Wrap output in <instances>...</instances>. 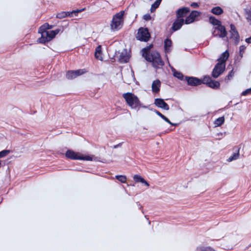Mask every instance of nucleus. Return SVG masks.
I'll list each match as a JSON object with an SVG mask.
<instances>
[{"mask_svg":"<svg viewBox=\"0 0 251 251\" xmlns=\"http://www.w3.org/2000/svg\"><path fill=\"white\" fill-rule=\"evenodd\" d=\"M145 58L148 61L152 62L155 68H159L164 65V61L158 51H152L150 55H146Z\"/></svg>","mask_w":251,"mask_h":251,"instance_id":"obj_4","label":"nucleus"},{"mask_svg":"<svg viewBox=\"0 0 251 251\" xmlns=\"http://www.w3.org/2000/svg\"><path fill=\"white\" fill-rule=\"evenodd\" d=\"M154 104L158 107L166 110H168L170 108L169 105L164 101V100L160 98L155 99L154 100Z\"/></svg>","mask_w":251,"mask_h":251,"instance_id":"obj_15","label":"nucleus"},{"mask_svg":"<svg viewBox=\"0 0 251 251\" xmlns=\"http://www.w3.org/2000/svg\"><path fill=\"white\" fill-rule=\"evenodd\" d=\"M225 122V118L224 116L219 117L216 119L214 122L216 126H221Z\"/></svg>","mask_w":251,"mask_h":251,"instance_id":"obj_28","label":"nucleus"},{"mask_svg":"<svg viewBox=\"0 0 251 251\" xmlns=\"http://www.w3.org/2000/svg\"><path fill=\"white\" fill-rule=\"evenodd\" d=\"M2 166V161L0 160V168H1Z\"/></svg>","mask_w":251,"mask_h":251,"instance_id":"obj_48","label":"nucleus"},{"mask_svg":"<svg viewBox=\"0 0 251 251\" xmlns=\"http://www.w3.org/2000/svg\"><path fill=\"white\" fill-rule=\"evenodd\" d=\"M86 72L87 71L85 69H79L75 71H68L66 72V77L68 79H73Z\"/></svg>","mask_w":251,"mask_h":251,"instance_id":"obj_9","label":"nucleus"},{"mask_svg":"<svg viewBox=\"0 0 251 251\" xmlns=\"http://www.w3.org/2000/svg\"><path fill=\"white\" fill-rule=\"evenodd\" d=\"M11 151L10 150H3L0 151V158H3L6 156H7L10 152Z\"/></svg>","mask_w":251,"mask_h":251,"instance_id":"obj_35","label":"nucleus"},{"mask_svg":"<svg viewBox=\"0 0 251 251\" xmlns=\"http://www.w3.org/2000/svg\"><path fill=\"white\" fill-rule=\"evenodd\" d=\"M191 5V6H192V7H193L194 8H196V7L199 6L198 4L197 3H196V2L192 3Z\"/></svg>","mask_w":251,"mask_h":251,"instance_id":"obj_47","label":"nucleus"},{"mask_svg":"<svg viewBox=\"0 0 251 251\" xmlns=\"http://www.w3.org/2000/svg\"><path fill=\"white\" fill-rule=\"evenodd\" d=\"M14 127H15V129L12 130V132H15V133L20 134L22 136H26V134H27V133L25 131H24V132H21L20 131L19 129L16 128V126H14Z\"/></svg>","mask_w":251,"mask_h":251,"instance_id":"obj_36","label":"nucleus"},{"mask_svg":"<svg viewBox=\"0 0 251 251\" xmlns=\"http://www.w3.org/2000/svg\"><path fill=\"white\" fill-rule=\"evenodd\" d=\"M153 47V45L151 44L149 46L146 47L144 49H143V55H145V57L146 55H150L151 53H150V50L151 48Z\"/></svg>","mask_w":251,"mask_h":251,"instance_id":"obj_29","label":"nucleus"},{"mask_svg":"<svg viewBox=\"0 0 251 251\" xmlns=\"http://www.w3.org/2000/svg\"><path fill=\"white\" fill-rule=\"evenodd\" d=\"M172 41L170 39L167 38L164 41V50L165 53H169L171 50Z\"/></svg>","mask_w":251,"mask_h":251,"instance_id":"obj_19","label":"nucleus"},{"mask_svg":"<svg viewBox=\"0 0 251 251\" xmlns=\"http://www.w3.org/2000/svg\"><path fill=\"white\" fill-rule=\"evenodd\" d=\"M161 82L159 79H156L152 82L151 85L152 91L154 93H158L160 90Z\"/></svg>","mask_w":251,"mask_h":251,"instance_id":"obj_17","label":"nucleus"},{"mask_svg":"<svg viewBox=\"0 0 251 251\" xmlns=\"http://www.w3.org/2000/svg\"><path fill=\"white\" fill-rule=\"evenodd\" d=\"M161 0H156L151 5V11L152 12L153 10L157 8L160 5Z\"/></svg>","mask_w":251,"mask_h":251,"instance_id":"obj_33","label":"nucleus"},{"mask_svg":"<svg viewBox=\"0 0 251 251\" xmlns=\"http://www.w3.org/2000/svg\"><path fill=\"white\" fill-rule=\"evenodd\" d=\"M239 150L240 148H237V151L236 152H234L232 155H231L227 159V161L228 162H231L233 160L237 159L239 156Z\"/></svg>","mask_w":251,"mask_h":251,"instance_id":"obj_23","label":"nucleus"},{"mask_svg":"<svg viewBox=\"0 0 251 251\" xmlns=\"http://www.w3.org/2000/svg\"><path fill=\"white\" fill-rule=\"evenodd\" d=\"M123 97L125 99L127 105L131 109H140L143 104L138 97L134 94L131 92H127L123 94Z\"/></svg>","mask_w":251,"mask_h":251,"instance_id":"obj_2","label":"nucleus"},{"mask_svg":"<svg viewBox=\"0 0 251 251\" xmlns=\"http://www.w3.org/2000/svg\"><path fill=\"white\" fill-rule=\"evenodd\" d=\"M133 179L136 182H141L144 178L140 175L136 174L133 176Z\"/></svg>","mask_w":251,"mask_h":251,"instance_id":"obj_32","label":"nucleus"},{"mask_svg":"<svg viewBox=\"0 0 251 251\" xmlns=\"http://www.w3.org/2000/svg\"><path fill=\"white\" fill-rule=\"evenodd\" d=\"M230 38L231 39L234 41V42L235 45H237L239 43L240 40V36L235 26L233 24H231L230 25Z\"/></svg>","mask_w":251,"mask_h":251,"instance_id":"obj_11","label":"nucleus"},{"mask_svg":"<svg viewBox=\"0 0 251 251\" xmlns=\"http://www.w3.org/2000/svg\"><path fill=\"white\" fill-rule=\"evenodd\" d=\"M85 9V8L77 9L76 10H73L71 12L61 11L57 13L56 17L58 19H62L68 16H73V14H74L75 16H76L77 13L81 12L82 11H84Z\"/></svg>","mask_w":251,"mask_h":251,"instance_id":"obj_12","label":"nucleus"},{"mask_svg":"<svg viewBox=\"0 0 251 251\" xmlns=\"http://www.w3.org/2000/svg\"><path fill=\"white\" fill-rule=\"evenodd\" d=\"M135 37L140 41L147 42L151 38V34L147 28L141 27L138 29Z\"/></svg>","mask_w":251,"mask_h":251,"instance_id":"obj_5","label":"nucleus"},{"mask_svg":"<svg viewBox=\"0 0 251 251\" xmlns=\"http://www.w3.org/2000/svg\"><path fill=\"white\" fill-rule=\"evenodd\" d=\"M248 95H251V87L246 89L242 93V96H247Z\"/></svg>","mask_w":251,"mask_h":251,"instance_id":"obj_40","label":"nucleus"},{"mask_svg":"<svg viewBox=\"0 0 251 251\" xmlns=\"http://www.w3.org/2000/svg\"><path fill=\"white\" fill-rule=\"evenodd\" d=\"M143 130H147V128H146L145 127H143Z\"/></svg>","mask_w":251,"mask_h":251,"instance_id":"obj_49","label":"nucleus"},{"mask_svg":"<svg viewBox=\"0 0 251 251\" xmlns=\"http://www.w3.org/2000/svg\"><path fill=\"white\" fill-rule=\"evenodd\" d=\"M211 12L216 15H220L223 13V9L220 6L214 7L211 10Z\"/></svg>","mask_w":251,"mask_h":251,"instance_id":"obj_22","label":"nucleus"},{"mask_svg":"<svg viewBox=\"0 0 251 251\" xmlns=\"http://www.w3.org/2000/svg\"><path fill=\"white\" fill-rule=\"evenodd\" d=\"M189 7H184L178 9L176 12V16L177 19H183L188 13L190 12Z\"/></svg>","mask_w":251,"mask_h":251,"instance_id":"obj_14","label":"nucleus"},{"mask_svg":"<svg viewBox=\"0 0 251 251\" xmlns=\"http://www.w3.org/2000/svg\"><path fill=\"white\" fill-rule=\"evenodd\" d=\"M245 15L247 21L251 24V8L250 9H245Z\"/></svg>","mask_w":251,"mask_h":251,"instance_id":"obj_26","label":"nucleus"},{"mask_svg":"<svg viewBox=\"0 0 251 251\" xmlns=\"http://www.w3.org/2000/svg\"><path fill=\"white\" fill-rule=\"evenodd\" d=\"M245 41L248 44H251V36L250 37L246 38L245 39Z\"/></svg>","mask_w":251,"mask_h":251,"instance_id":"obj_46","label":"nucleus"},{"mask_svg":"<svg viewBox=\"0 0 251 251\" xmlns=\"http://www.w3.org/2000/svg\"><path fill=\"white\" fill-rule=\"evenodd\" d=\"M122 144H123V142H122V143H119V144H117V145H114V146H113V148H114V149H117V148H119V147H121V146H122Z\"/></svg>","mask_w":251,"mask_h":251,"instance_id":"obj_45","label":"nucleus"},{"mask_svg":"<svg viewBox=\"0 0 251 251\" xmlns=\"http://www.w3.org/2000/svg\"><path fill=\"white\" fill-rule=\"evenodd\" d=\"M124 11H121L115 14L110 23L111 29L113 30H118L122 28L124 24Z\"/></svg>","mask_w":251,"mask_h":251,"instance_id":"obj_3","label":"nucleus"},{"mask_svg":"<svg viewBox=\"0 0 251 251\" xmlns=\"http://www.w3.org/2000/svg\"><path fill=\"white\" fill-rule=\"evenodd\" d=\"M194 21V20H193V19L192 17H191L189 15L187 16L185 20H184L185 24L187 25L191 24L193 23Z\"/></svg>","mask_w":251,"mask_h":251,"instance_id":"obj_37","label":"nucleus"},{"mask_svg":"<svg viewBox=\"0 0 251 251\" xmlns=\"http://www.w3.org/2000/svg\"><path fill=\"white\" fill-rule=\"evenodd\" d=\"M156 113L162 119H163L164 120H165L166 122H167L168 123H169L171 126H177L176 124H173L170 122V121L164 115H163L162 113H161L160 112L156 111Z\"/></svg>","mask_w":251,"mask_h":251,"instance_id":"obj_27","label":"nucleus"},{"mask_svg":"<svg viewBox=\"0 0 251 251\" xmlns=\"http://www.w3.org/2000/svg\"><path fill=\"white\" fill-rule=\"evenodd\" d=\"M80 153L75 151L71 149H68L66 151L65 155L66 158L72 160H78Z\"/></svg>","mask_w":251,"mask_h":251,"instance_id":"obj_13","label":"nucleus"},{"mask_svg":"<svg viewBox=\"0 0 251 251\" xmlns=\"http://www.w3.org/2000/svg\"><path fill=\"white\" fill-rule=\"evenodd\" d=\"M203 84L207 87L213 89H218L220 87V83L219 81L212 80L209 75H205L203 77Z\"/></svg>","mask_w":251,"mask_h":251,"instance_id":"obj_6","label":"nucleus"},{"mask_svg":"<svg viewBox=\"0 0 251 251\" xmlns=\"http://www.w3.org/2000/svg\"><path fill=\"white\" fill-rule=\"evenodd\" d=\"M229 54L228 51L227 50H226L224 52H223L220 56L218 61V63H221V64L224 65L225 64V62L227 60L229 57Z\"/></svg>","mask_w":251,"mask_h":251,"instance_id":"obj_18","label":"nucleus"},{"mask_svg":"<svg viewBox=\"0 0 251 251\" xmlns=\"http://www.w3.org/2000/svg\"><path fill=\"white\" fill-rule=\"evenodd\" d=\"M234 75V72L233 70L230 71L228 75L225 77V81H228L233 77Z\"/></svg>","mask_w":251,"mask_h":251,"instance_id":"obj_39","label":"nucleus"},{"mask_svg":"<svg viewBox=\"0 0 251 251\" xmlns=\"http://www.w3.org/2000/svg\"><path fill=\"white\" fill-rule=\"evenodd\" d=\"M94 157V155H84L80 153L78 160L93 161Z\"/></svg>","mask_w":251,"mask_h":251,"instance_id":"obj_20","label":"nucleus"},{"mask_svg":"<svg viewBox=\"0 0 251 251\" xmlns=\"http://www.w3.org/2000/svg\"><path fill=\"white\" fill-rule=\"evenodd\" d=\"M200 14H201L200 12H199L196 10H193L191 12L189 16L191 17H192L193 19V20L195 21L196 18L198 17L199 16H200Z\"/></svg>","mask_w":251,"mask_h":251,"instance_id":"obj_34","label":"nucleus"},{"mask_svg":"<svg viewBox=\"0 0 251 251\" xmlns=\"http://www.w3.org/2000/svg\"><path fill=\"white\" fill-rule=\"evenodd\" d=\"M125 62H127V60H125Z\"/></svg>","mask_w":251,"mask_h":251,"instance_id":"obj_51","label":"nucleus"},{"mask_svg":"<svg viewBox=\"0 0 251 251\" xmlns=\"http://www.w3.org/2000/svg\"><path fill=\"white\" fill-rule=\"evenodd\" d=\"M175 129V128H174V129ZM173 130V129H171L170 130Z\"/></svg>","mask_w":251,"mask_h":251,"instance_id":"obj_52","label":"nucleus"},{"mask_svg":"<svg viewBox=\"0 0 251 251\" xmlns=\"http://www.w3.org/2000/svg\"><path fill=\"white\" fill-rule=\"evenodd\" d=\"M155 136V135L154 134H150L149 135H145V136H144V137L145 138V139H149L150 138H151L154 137Z\"/></svg>","mask_w":251,"mask_h":251,"instance_id":"obj_43","label":"nucleus"},{"mask_svg":"<svg viewBox=\"0 0 251 251\" xmlns=\"http://www.w3.org/2000/svg\"><path fill=\"white\" fill-rule=\"evenodd\" d=\"M149 224H151V221H149Z\"/></svg>","mask_w":251,"mask_h":251,"instance_id":"obj_50","label":"nucleus"},{"mask_svg":"<svg viewBox=\"0 0 251 251\" xmlns=\"http://www.w3.org/2000/svg\"><path fill=\"white\" fill-rule=\"evenodd\" d=\"M174 76L181 80L184 81L185 76L179 72L175 71L174 72Z\"/></svg>","mask_w":251,"mask_h":251,"instance_id":"obj_30","label":"nucleus"},{"mask_svg":"<svg viewBox=\"0 0 251 251\" xmlns=\"http://www.w3.org/2000/svg\"><path fill=\"white\" fill-rule=\"evenodd\" d=\"M246 47L245 46L242 45L239 47V54L241 57H243V53L245 51Z\"/></svg>","mask_w":251,"mask_h":251,"instance_id":"obj_38","label":"nucleus"},{"mask_svg":"<svg viewBox=\"0 0 251 251\" xmlns=\"http://www.w3.org/2000/svg\"><path fill=\"white\" fill-rule=\"evenodd\" d=\"M184 81L187 82L188 85L197 86L203 84V78H199L194 76H185Z\"/></svg>","mask_w":251,"mask_h":251,"instance_id":"obj_8","label":"nucleus"},{"mask_svg":"<svg viewBox=\"0 0 251 251\" xmlns=\"http://www.w3.org/2000/svg\"><path fill=\"white\" fill-rule=\"evenodd\" d=\"M195 251H216L213 248L208 246V247H204V246H199L198 247Z\"/></svg>","mask_w":251,"mask_h":251,"instance_id":"obj_25","label":"nucleus"},{"mask_svg":"<svg viewBox=\"0 0 251 251\" xmlns=\"http://www.w3.org/2000/svg\"><path fill=\"white\" fill-rule=\"evenodd\" d=\"M209 22L213 25H219L221 24V22L219 20L217 19L214 16H210L209 18Z\"/></svg>","mask_w":251,"mask_h":251,"instance_id":"obj_24","label":"nucleus"},{"mask_svg":"<svg viewBox=\"0 0 251 251\" xmlns=\"http://www.w3.org/2000/svg\"><path fill=\"white\" fill-rule=\"evenodd\" d=\"M214 30L212 32L213 36L224 38L227 35V31L225 26L222 24L219 25L216 27L213 28Z\"/></svg>","mask_w":251,"mask_h":251,"instance_id":"obj_7","label":"nucleus"},{"mask_svg":"<svg viewBox=\"0 0 251 251\" xmlns=\"http://www.w3.org/2000/svg\"><path fill=\"white\" fill-rule=\"evenodd\" d=\"M53 27V25H50L46 23L41 26L38 29V33L41 35L39 38L37 42L41 44H46L53 39L60 31V29H56L54 30L48 31Z\"/></svg>","mask_w":251,"mask_h":251,"instance_id":"obj_1","label":"nucleus"},{"mask_svg":"<svg viewBox=\"0 0 251 251\" xmlns=\"http://www.w3.org/2000/svg\"><path fill=\"white\" fill-rule=\"evenodd\" d=\"M226 134V132H219L217 134V139H222Z\"/></svg>","mask_w":251,"mask_h":251,"instance_id":"obj_42","label":"nucleus"},{"mask_svg":"<svg viewBox=\"0 0 251 251\" xmlns=\"http://www.w3.org/2000/svg\"><path fill=\"white\" fill-rule=\"evenodd\" d=\"M143 180V181H142V182H141V183L145 184L147 186H150L149 183L147 181H146L144 178V180Z\"/></svg>","mask_w":251,"mask_h":251,"instance_id":"obj_44","label":"nucleus"},{"mask_svg":"<svg viewBox=\"0 0 251 251\" xmlns=\"http://www.w3.org/2000/svg\"><path fill=\"white\" fill-rule=\"evenodd\" d=\"M95 57L96 59L102 60V57L101 56V46H98L95 50Z\"/></svg>","mask_w":251,"mask_h":251,"instance_id":"obj_21","label":"nucleus"},{"mask_svg":"<svg viewBox=\"0 0 251 251\" xmlns=\"http://www.w3.org/2000/svg\"><path fill=\"white\" fill-rule=\"evenodd\" d=\"M225 69V64L222 65L221 63H217L212 71V76L214 78H217L224 72Z\"/></svg>","mask_w":251,"mask_h":251,"instance_id":"obj_10","label":"nucleus"},{"mask_svg":"<svg viewBox=\"0 0 251 251\" xmlns=\"http://www.w3.org/2000/svg\"><path fill=\"white\" fill-rule=\"evenodd\" d=\"M184 23V20L183 19H176L172 26V29L174 31H176L181 28Z\"/></svg>","mask_w":251,"mask_h":251,"instance_id":"obj_16","label":"nucleus"},{"mask_svg":"<svg viewBox=\"0 0 251 251\" xmlns=\"http://www.w3.org/2000/svg\"><path fill=\"white\" fill-rule=\"evenodd\" d=\"M115 178L123 183H125L126 180V176L125 175H116Z\"/></svg>","mask_w":251,"mask_h":251,"instance_id":"obj_31","label":"nucleus"},{"mask_svg":"<svg viewBox=\"0 0 251 251\" xmlns=\"http://www.w3.org/2000/svg\"><path fill=\"white\" fill-rule=\"evenodd\" d=\"M151 15L149 13L145 14L143 16V19L146 21H149L151 19Z\"/></svg>","mask_w":251,"mask_h":251,"instance_id":"obj_41","label":"nucleus"}]
</instances>
